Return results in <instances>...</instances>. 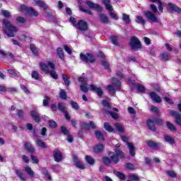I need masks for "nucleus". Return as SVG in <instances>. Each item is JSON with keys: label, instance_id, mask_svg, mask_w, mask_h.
Wrapping results in <instances>:
<instances>
[{"label": "nucleus", "instance_id": "f257e3e1", "mask_svg": "<svg viewBox=\"0 0 181 181\" xmlns=\"http://www.w3.org/2000/svg\"><path fill=\"white\" fill-rule=\"evenodd\" d=\"M115 153L112 151H109L108 155L110 157L104 156L103 157V163L105 166H110L111 163L117 165L119 162V158L124 159L125 158V154L119 148H116L115 150Z\"/></svg>", "mask_w": 181, "mask_h": 181}, {"label": "nucleus", "instance_id": "f03ea898", "mask_svg": "<svg viewBox=\"0 0 181 181\" xmlns=\"http://www.w3.org/2000/svg\"><path fill=\"white\" fill-rule=\"evenodd\" d=\"M2 23L5 26V28H3L4 35H6L7 37H15V35L19 32V28L13 25L12 23L8 21L6 18L3 19Z\"/></svg>", "mask_w": 181, "mask_h": 181}, {"label": "nucleus", "instance_id": "7ed1b4c3", "mask_svg": "<svg viewBox=\"0 0 181 181\" xmlns=\"http://www.w3.org/2000/svg\"><path fill=\"white\" fill-rule=\"evenodd\" d=\"M146 124L148 129L153 132H155L156 131L155 124H156L158 127H162V125H163V120L159 117H156L153 119H148Z\"/></svg>", "mask_w": 181, "mask_h": 181}, {"label": "nucleus", "instance_id": "20e7f679", "mask_svg": "<svg viewBox=\"0 0 181 181\" xmlns=\"http://www.w3.org/2000/svg\"><path fill=\"white\" fill-rule=\"evenodd\" d=\"M129 46L131 47L132 50H135V52H138V50H141V49H142L141 40H139L136 36L131 37Z\"/></svg>", "mask_w": 181, "mask_h": 181}, {"label": "nucleus", "instance_id": "39448f33", "mask_svg": "<svg viewBox=\"0 0 181 181\" xmlns=\"http://www.w3.org/2000/svg\"><path fill=\"white\" fill-rule=\"evenodd\" d=\"M80 59L82 62H85L86 64L88 63H95V58H94V55L91 53L87 52L86 54H83L82 52L80 53Z\"/></svg>", "mask_w": 181, "mask_h": 181}, {"label": "nucleus", "instance_id": "423d86ee", "mask_svg": "<svg viewBox=\"0 0 181 181\" xmlns=\"http://www.w3.org/2000/svg\"><path fill=\"white\" fill-rule=\"evenodd\" d=\"M80 129L78 132V136L81 139H83L84 138V129L86 131H90V124L87 122H81L79 124Z\"/></svg>", "mask_w": 181, "mask_h": 181}, {"label": "nucleus", "instance_id": "0eeeda50", "mask_svg": "<svg viewBox=\"0 0 181 181\" xmlns=\"http://www.w3.org/2000/svg\"><path fill=\"white\" fill-rule=\"evenodd\" d=\"M143 15L148 20L153 22V23H159L158 21V16H156L153 13L150 11H145L143 12Z\"/></svg>", "mask_w": 181, "mask_h": 181}, {"label": "nucleus", "instance_id": "6e6552de", "mask_svg": "<svg viewBox=\"0 0 181 181\" xmlns=\"http://www.w3.org/2000/svg\"><path fill=\"white\" fill-rule=\"evenodd\" d=\"M76 28L81 32H86L88 30V23L84 20H79L76 23Z\"/></svg>", "mask_w": 181, "mask_h": 181}, {"label": "nucleus", "instance_id": "1a4fd4ad", "mask_svg": "<svg viewBox=\"0 0 181 181\" xmlns=\"http://www.w3.org/2000/svg\"><path fill=\"white\" fill-rule=\"evenodd\" d=\"M21 11H25V12H27V13L30 16L33 15L35 17L39 16V13H37V11L35 10V8H33V7H28L25 5H21Z\"/></svg>", "mask_w": 181, "mask_h": 181}, {"label": "nucleus", "instance_id": "9d476101", "mask_svg": "<svg viewBox=\"0 0 181 181\" xmlns=\"http://www.w3.org/2000/svg\"><path fill=\"white\" fill-rule=\"evenodd\" d=\"M86 5H87V6H88V8H90V9H94V11H97V12H103V7L98 4L87 1H86Z\"/></svg>", "mask_w": 181, "mask_h": 181}, {"label": "nucleus", "instance_id": "9b49d317", "mask_svg": "<svg viewBox=\"0 0 181 181\" xmlns=\"http://www.w3.org/2000/svg\"><path fill=\"white\" fill-rule=\"evenodd\" d=\"M167 9H168L170 13H181V8L180 7L177 6L176 4H173L172 3H168L167 4Z\"/></svg>", "mask_w": 181, "mask_h": 181}, {"label": "nucleus", "instance_id": "f8f14e48", "mask_svg": "<svg viewBox=\"0 0 181 181\" xmlns=\"http://www.w3.org/2000/svg\"><path fill=\"white\" fill-rule=\"evenodd\" d=\"M30 115L33 120L35 122L36 124H40L42 121V118L40 117V115L37 112V110H33L30 112Z\"/></svg>", "mask_w": 181, "mask_h": 181}, {"label": "nucleus", "instance_id": "ddd939ff", "mask_svg": "<svg viewBox=\"0 0 181 181\" xmlns=\"http://www.w3.org/2000/svg\"><path fill=\"white\" fill-rule=\"evenodd\" d=\"M146 145L151 149H161L162 148V144L156 142L153 140L147 141Z\"/></svg>", "mask_w": 181, "mask_h": 181}, {"label": "nucleus", "instance_id": "4468645a", "mask_svg": "<svg viewBox=\"0 0 181 181\" xmlns=\"http://www.w3.org/2000/svg\"><path fill=\"white\" fill-rule=\"evenodd\" d=\"M73 161L76 165V167L78 168V169H81V170H84L86 169V166L84 165V163H83L80 159H78V157L77 155H73Z\"/></svg>", "mask_w": 181, "mask_h": 181}, {"label": "nucleus", "instance_id": "2eb2a0df", "mask_svg": "<svg viewBox=\"0 0 181 181\" xmlns=\"http://www.w3.org/2000/svg\"><path fill=\"white\" fill-rule=\"evenodd\" d=\"M54 160L58 163L63 160V153L60 150L55 149L53 151Z\"/></svg>", "mask_w": 181, "mask_h": 181}, {"label": "nucleus", "instance_id": "dca6fc26", "mask_svg": "<svg viewBox=\"0 0 181 181\" xmlns=\"http://www.w3.org/2000/svg\"><path fill=\"white\" fill-rule=\"evenodd\" d=\"M170 114L172 117H175V122L177 125L181 127V114L175 110H170Z\"/></svg>", "mask_w": 181, "mask_h": 181}, {"label": "nucleus", "instance_id": "f3484780", "mask_svg": "<svg viewBox=\"0 0 181 181\" xmlns=\"http://www.w3.org/2000/svg\"><path fill=\"white\" fill-rule=\"evenodd\" d=\"M90 90L93 93H96L98 97H103V95H104V91H103V89L101 88V87H97L94 84L90 85Z\"/></svg>", "mask_w": 181, "mask_h": 181}, {"label": "nucleus", "instance_id": "a211bd4d", "mask_svg": "<svg viewBox=\"0 0 181 181\" xmlns=\"http://www.w3.org/2000/svg\"><path fill=\"white\" fill-rule=\"evenodd\" d=\"M149 95H150L151 100H153V101H154L157 104H160V103H162V98H160V96L158 95V94H156V93L150 92Z\"/></svg>", "mask_w": 181, "mask_h": 181}, {"label": "nucleus", "instance_id": "6ab92c4d", "mask_svg": "<svg viewBox=\"0 0 181 181\" xmlns=\"http://www.w3.org/2000/svg\"><path fill=\"white\" fill-rule=\"evenodd\" d=\"M24 148L25 150L28 152V153H31V155H33L35 152H36V150L35 149V147L30 144L29 142L24 143Z\"/></svg>", "mask_w": 181, "mask_h": 181}, {"label": "nucleus", "instance_id": "aec40b11", "mask_svg": "<svg viewBox=\"0 0 181 181\" xmlns=\"http://www.w3.org/2000/svg\"><path fill=\"white\" fill-rule=\"evenodd\" d=\"M127 146L129 155L134 158L136 155V152L135 151V146L132 143L127 142Z\"/></svg>", "mask_w": 181, "mask_h": 181}, {"label": "nucleus", "instance_id": "412c9836", "mask_svg": "<svg viewBox=\"0 0 181 181\" xmlns=\"http://www.w3.org/2000/svg\"><path fill=\"white\" fill-rule=\"evenodd\" d=\"M93 152L96 154L101 153V152H104V145L103 144H96L93 147Z\"/></svg>", "mask_w": 181, "mask_h": 181}, {"label": "nucleus", "instance_id": "4be33fe9", "mask_svg": "<svg viewBox=\"0 0 181 181\" xmlns=\"http://www.w3.org/2000/svg\"><path fill=\"white\" fill-rule=\"evenodd\" d=\"M34 4L42 8L43 11H46L47 9V4L42 1V0H33Z\"/></svg>", "mask_w": 181, "mask_h": 181}, {"label": "nucleus", "instance_id": "5701e85b", "mask_svg": "<svg viewBox=\"0 0 181 181\" xmlns=\"http://www.w3.org/2000/svg\"><path fill=\"white\" fill-rule=\"evenodd\" d=\"M103 4L105 5V9L109 11V12H112V11H114V8H112V6L111 5L110 0H103Z\"/></svg>", "mask_w": 181, "mask_h": 181}, {"label": "nucleus", "instance_id": "b1692460", "mask_svg": "<svg viewBox=\"0 0 181 181\" xmlns=\"http://www.w3.org/2000/svg\"><path fill=\"white\" fill-rule=\"evenodd\" d=\"M14 173L16 175V176H18V177H19V179H21V180H22V181L26 180V178L25 177V175L22 172V170H18V169H15Z\"/></svg>", "mask_w": 181, "mask_h": 181}, {"label": "nucleus", "instance_id": "393cba45", "mask_svg": "<svg viewBox=\"0 0 181 181\" xmlns=\"http://www.w3.org/2000/svg\"><path fill=\"white\" fill-rule=\"evenodd\" d=\"M57 54L61 60H64V59H66L64 57V51H63V48L62 47L57 48Z\"/></svg>", "mask_w": 181, "mask_h": 181}, {"label": "nucleus", "instance_id": "a878e982", "mask_svg": "<svg viewBox=\"0 0 181 181\" xmlns=\"http://www.w3.org/2000/svg\"><path fill=\"white\" fill-rule=\"evenodd\" d=\"M30 49L34 56H39V48L35 44H30Z\"/></svg>", "mask_w": 181, "mask_h": 181}, {"label": "nucleus", "instance_id": "bb28decb", "mask_svg": "<svg viewBox=\"0 0 181 181\" xmlns=\"http://www.w3.org/2000/svg\"><path fill=\"white\" fill-rule=\"evenodd\" d=\"M95 138H96L98 141H105L104 134H103V133H101L100 131L95 132Z\"/></svg>", "mask_w": 181, "mask_h": 181}, {"label": "nucleus", "instance_id": "cd10ccee", "mask_svg": "<svg viewBox=\"0 0 181 181\" xmlns=\"http://www.w3.org/2000/svg\"><path fill=\"white\" fill-rule=\"evenodd\" d=\"M164 140L165 141V142H168V144H170V145H173V144L176 143V141H175V138L169 135L165 136Z\"/></svg>", "mask_w": 181, "mask_h": 181}, {"label": "nucleus", "instance_id": "c85d7f7f", "mask_svg": "<svg viewBox=\"0 0 181 181\" xmlns=\"http://www.w3.org/2000/svg\"><path fill=\"white\" fill-rule=\"evenodd\" d=\"M160 60L168 62L169 60V54L166 51H163L160 54Z\"/></svg>", "mask_w": 181, "mask_h": 181}, {"label": "nucleus", "instance_id": "c756f323", "mask_svg": "<svg viewBox=\"0 0 181 181\" xmlns=\"http://www.w3.org/2000/svg\"><path fill=\"white\" fill-rule=\"evenodd\" d=\"M112 82L113 86L117 88H121V81L115 77H112Z\"/></svg>", "mask_w": 181, "mask_h": 181}, {"label": "nucleus", "instance_id": "7c9ffc66", "mask_svg": "<svg viewBox=\"0 0 181 181\" xmlns=\"http://www.w3.org/2000/svg\"><path fill=\"white\" fill-rule=\"evenodd\" d=\"M166 127L168 129L171 131V132H176V131H177L176 127H175L173 124L170 123V122H166Z\"/></svg>", "mask_w": 181, "mask_h": 181}, {"label": "nucleus", "instance_id": "2f4dec72", "mask_svg": "<svg viewBox=\"0 0 181 181\" xmlns=\"http://www.w3.org/2000/svg\"><path fill=\"white\" fill-rule=\"evenodd\" d=\"M40 67L42 71L45 73H49L50 70H49V66L44 62H40Z\"/></svg>", "mask_w": 181, "mask_h": 181}, {"label": "nucleus", "instance_id": "473e14b6", "mask_svg": "<svg viewBox=\"0 0 181 181\" xmlns=\"http://www.w3.org/2000/svg\"><path fill=\"white\" fill-rule=\"evenodd\" d=\"M25 170L30 177H35V171L32 170V168L26 166L25 167Z\"/></svg>", "mask_w": 181, "mask_h": 181}, {"label": "nucleus", "instance_id": "72a5a7b5", "mask_svg": "<svg viewBox=\"0 0 181 181\" xmlns=\"http://www.w3.org/2000/svg\"><path fill=\"white\" fill-rule=\"evenodd\" d=\"M104 128L105 131H107V132H114V128L111 124H110L109 122H105L104 123Z\"/></svg>", "mask_w": 181, "mask_h": 181}, {"label": "nucleus", "instance_id": "f704fd0d", "mask_svg": "<svg viewBox=\"0 0 181 181\" xmlns=\"http://www.w3.org/2000/svg\"><path fill=\"white\" fill-rule=\"evenodd\" d=\"M42 170L44 172V175H45V177L48 180H52V175H50V173H49V170H47V168L46 167H43L42 168Z\"/></svg>", "mask_w": 181, "mask_h": 181}, {"label": "nucleus", "instance_id": "c9c22d12", "mask_svg": "<svg viewBox=\"0 0 181 181\" xmlns=\"http://www.w3.org/2000/svg\"><path fill=\"white\" fill-rule=\"evenodd\" d=\"M122 21L123 22H125L127 25H129L131 23V18H129V15L127 13H123L122 14Z\"/></svg>", "mask_w": 181, "mask_h": 181}, {"label": "nucleus", "instance_id": "e433bc0d", "mask_svg": "<svg viewBox=\"0 0 181 181\" xmlns=\"http://www.w3.org/2000/svg\"><path fill=\"white\" fill-rule=\"evenodd\" d=\"M62 80L65 83V86H66V87H69V86H70V79H69L67 75H66V74H62Z\"/></svg>", "mask_w": 181, "mask_h": 181}, {"label": "nucleus", "instance_id": "4c0bfd02", "mask_svg": "<svg viewBox=\"0 0 181 181\" xmlns=\"http://www.w3.org/2000/svg\"><path fill=\"white\" fill-rule=\"evenodd\" d=\"M58 110L61 112H66V103H58Z\"/></svg>", "mask_w": 181, "mask_h": 181}, {"label": "nucleus", "instance_id": "58836bf2", "mask_svg": "<svg viewBox=\"0 0 181 181\" xmlns=\"http://www.w3.org/2000/svg\"><path fill=\"white\" fill-rule=\"evenodd\" d=\"M99 18L102 22V23H108V17L105 16L104 13H100L99 15Z\"/></svg>", "mask_w": 181, "mask_h": 181}, {"label": "nucleus", "instance_id": "ea45409f", "mask_svg": "<svg viewBox=\"0 0 181 181\" xmlns=\"http://www.w3.org/2000/svg\"><path fill=\"white\" fill-rule=\"evenodd\" d=\"M59 95L62 100H67V93L64 89H61Z\"/></svg>", "mask_w": 181, "mask_h": 181}, {"label": "nucleus", "instance_id": "a19ab883", "mask_svg": "<svg viewBox=\"0 0 181 181\" xmlns=\"http://www.w3.org/2000/svg\"><path fill=\"white\" fill-rule=\"evenodd\" d=\"M37 144L40 148H42V149H47V147L46 146V144L43 142L40 139H37Z\"/></svg>", "mask_w": 181, "mask_h": 181}, {"label": "nucleus", "instance_id": "79ce46f5", "mask_svg": "<svg viewBox=\"0 0 181 181\" xmlns=\"http://www.w3.org/2000/svg\"><path fill=\"white\" fill-rule=\"evenodd\" d=\"M1 15L8 19L12 18V14H11V12H9L8 10H1Z\"/></svg>", "mask_w": 181, "mask_h": 181}, {"label": "nucleus", "instance_id": "37998d69", "mask_svg": "<svg viewBox=\"0 0 181 181\" xmlns=\"http://www.w3.org/2000/svg\"><path fill=\"white\" fill-rule=\"evenodd\" d=\"M48 73H49L50 76L52 78H54V80H57L59 78V74H57V72L54 70H50Z\"/></svg>", "mask_w": 181, "mask_h": 181}, {"label": "nucleus", "instance_id": "c03bdc74", "mask_svg": "<svg viewBox=\"0 0 181 181\" xmlns=\"http://www.w3.org/2000/svg\"><path fill=\"white\" fill-rule=\"evenodd\" d=\"M116 176L120 179V180H125L127 179V176H125V174L124 173H122L121 171H117L116 173Z\"/></svg>", "mask_w": 181, "mask_h": 181}, {"label": "nucleus", "instance_id": "a18cd8bd", "mask_svg": "<svg viewBox=\"0 0 181 181\" xmlns=\"http://www.w3.org/2000/svg\"><path fill=\"white\" fill-rule=\"evenodd\" d=\"M44 100H42L43 107H49V102L50 101V98L47 95L44 97Z\"/></svg>", "mask_w": 181, "mask_h": 181}, {"label": "nucleus", "instance_id": "49530a36", "mask_svg": "<svg viewBox=\"0 0 181 181\" xmlns=\"http://www.w3.org/2000/svg\"><path fill=\"white\" fill-rule=\"evenodd\" d=\"M61 134H62L63 135H69L70 134V130L67 129V127H66L65 126H62Z\"/></svg>", "mask_w": 181, "mask_h": 181}, {"label": "nucleus", "instance_id": "de8ad7c7", "mask_svg": "<svg viewBox=\"0 0 181 181\" xmlns=\"http://www.w3.org/2000/svg\"><path fill=\"white\" fill-rule=\"evenodd\" d=\"M31 77L34 78V80H39V78H40V74H39L37 71H33Z\"/></svg>", "mask_w": 181, "mask_h": 181}, {"label": "nucleus", "instance_id": "09e8293b", "mask_svg": "<svg viewBox=\"0 0 181 181\" xmlns=\"http://www.w3.org/2000/svg\"><path fill=\"white\" fill-rule=\"evenodd\" d=\"M136 23H141V25H145V19L141 16H136Z\"/></svg>", "mask_w": 181, "mask_h": 181}, {"label": "nucleus", "instance_id": "8fccbe9b", "mask_svg": "<svg viewBox=\"0 0 181 181\" xmlns=\"http://www.w3.org/2000/svg\"><path fill=\"white\" fill-rule=\"evenodd\" d=\"M17 23H26L27 20L23 16H18L16 18Z\"/></svg>", "mask_w": 181, "mask_h": 181}, {"label": "nucleus", "instance_id": "3c124183", "mask_svg": "<svg viewBox=\"0 0 181 181\" xmlns=\"http://www.w3.org/2000/svg\"><path fill=\"white\" fill-rule=\"evenodd\" d=\"M107 90L109 93H110L111 94H112V95H115L116 92H115V88H114V86H112V85H108L107 86Z\"/></svg>", "mask_w": 181, "mask_h": 181}, {"label": "nucleus", "instance_id": "603ef678", "mask_svg": "<svg viewBox=\"0 0 181 181\" xmlns=\"http://www.w3.org/2000/svg\"><path fill=\"white\" fill-rule=\"evenodd\" d=\"M70 104H71L72 108H74V110H80V106L78 105V103H77V102L71 100Z\"/></svg>", "mask_w": 181, "mask_h": 181}, {"label": "nucleus", "instance_id": "864d4df0", "mask_svg": "<svg viewBox=\"0 0 181 181\" xmlns=\"http://www.w3.org/2000/svg\"><path fill=\"white\" fill-rule=\"evenodd\" d=\"M151 87L152 88H153L155 90V91H156L157 93H160V86H159V84L156 83H151Z\"/></svg>", "mask_w": 181, "mask_h": 181}, {"label": "nucleus", "instance_id": "5fc2aeb1", "mask_svg": "<svg viewBox=\"0 0 181 181\" xmlns=\"http://www.w3.org/2000/svg\"><path fill=\"white\" fill-rule=\"evenodd\" d=\"M48 125L49 128H52V129H54V128H57V122H54V120H49L48 122Z\"/></svg>", "mask_w": 181, "mask_h": 181}, {"label": "nucleus", "instance_id": "6e6d98bb", "mask_svg": "<svg viewBox=\"0 0 181 181\" xmlns=\"http://www.w3.org/2000/svg\"><path fill=\"white\" fill-rule=\"evenodd\" d=\"M86 160L89 165H93L95 163V160L90 156H86Z\"/></svg>", "mask_w": 181, "mask_h": 181}, {"label": "nucleus", "instance_id": "4d7b16f0", "mask_svg": "<svg viewBox=\"0 0 181 181\" xmlns=\"http://www.w3.org/2000/svg\"><path fill=\"white\" fill-rule=\"evenodd\" d=\"M137 90L139 91V93H146V89L145 88V86L141 83L137 84Z\"/></svg>", "mask_w": 181, "mask_h": 181}, {"label": "nucleus", "instance_id": "13d9d810", "mask_svg": "<svg viewBox=\"0 0 181 181\" xmlns=\"http://www.w3.org/2000/svg\"><path fill=\"white\" fill-rule=\"evenodd\" d=\"M111 43L115 46H118V37L115 35L111 36Z\"/></svg>", "mask_w": 181, "mask_h": 181}, {"label": "nucleus", "instance_id": "bf43d9fd", "mask_svg": "<svg viewBox=\"0 0 181 181\" xmlns=\"http://www.w3.org/2000/svg\"><path fill=\"white\" fill-rule=\"evenodd\" d=\"M115 127L117 129V131H118V132H121L122 134H123V132H124V127H122L119 123L115 124Z\"/></svg>", "mask_w": 181, "mask_h": 181}, {"label": "nucleus", "instance_id": "052dcab7", "mask_svg": "<svg viewBox=\"0 0 181 181\" xmlns=\"http://www.w3.org/2000/svg\"><path fill=\"white\" fill-rule=\"evenodd\" d=\"M129 179H130L131 181H139V177L135 174L129 175Z\"/></svg>", "mask_w": 181, "mask_h": 181}, {"label": "nucleus", "instance_id": "680f3d73", "mask_svg": "<svg viewBox=\"0 0 181 181\" xmlns=\"http://www.w3.org/2000/svg\"><path fill=\"white\" fill-rule=\"evenodd\" d=\"M80 90L83 93H88V87H87V83L80 86Z\"/></svg>", "mask_w": 181, "mask_h": 181}, {"label": "nucleus", "instance_id": "e2e57ef3", "mask_svg": "<svg viewBox=\"0 0 181 181\" xmlns=\"http://www.w3.org/2000/svg\"><path fill=\"white\" fill-rule=\"evenodd\" d=\"M103 67H104L105 70H110V63L107 61H103L101 62Z\"/></svg>", "mask_w": 181, "mask_h": 181}, {"label": "nucleus", "instance_id": "0e129e2a", "mask_svg": "<svg viewBox=\"0 0 181 181\" xmlns=\"http://www.w3.org/2000/svg\"><path fill=\"white\" fill-rule=\"evenodd\" d=\"M78 81L81 83L82 85L87 84V78H84L83 76H79L78 78Z\"/></svg>", "mask_w": 181, "mask_h": 181}, {"label": "nucleus", "instance_id": "69168bd1", "mask_svg": "<svg viewBox=\"0 0 181 181\" xmlns=\"http://www.w3.org/2000/svg\"><path fill=\"white\" fill-rule=\"evenodd\" d=\"M156 2L158 3V11H160L161 13L163 12V3L162 1L158 0Z\"/></svg>", "mask_w": 181, "mask_h": 181}, {"label": "nucleus", "instance_id": "338daca9", "mask_svg": "<svg viewBox=\"0 0 181 181\" xmlns=\"http://www.w3.org/2000/svg\"><path fill=\"white\" fill-rule=\"evenodd\" d=\"M30 158H31V160H33V163L35 165H37V163H39V158H37V156L31 155Z\"/></svg>", "mask_w": 181, "mask_h": 181}, {"label": "nucleus", "instance_id": "774afa93", "mask_svg": "<svg viewBox=\"0 0 181 181\" xmlns=\"http://www.w3.org/2000/svg\"><path fill=\"white\" fill-rule=\"evenodd\" d=\"M107 112L110 114V115L112 117V118H113V119H118L119 117L118 116V114H117L116 112H110V111H107Z\"/></svg>", "mask_w": 181, "mask_h": 181}]
</instances>
